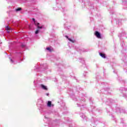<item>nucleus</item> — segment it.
<instances>
[{
    "label": "nucleus",
    "instance_id": "f257e3e1",
    "mask_svg": "<svg viewBox=\"0 0 127 127\" xmlns=\"http://www.w3.org/2000/svg\"><path fill=\"white\" fill-rule=\"evenodd\" d=\"M95 35L97 38H99V39H101V38H102V37L101 36V33L97 31L95 32Z\"/></svg>",
    "mask_w": 127,
    "mask_h": 127
},
{
    "label": "nucleus",
    "instance_id": "f03ea898",
    "mask_svg": "<svg viewBox=\"0 0 127 127\" xmlns=\"http://www.w3.org/2000/svg\"><path fill=\"white\" fill-rule=\"evenodd\" d=\"M5 30H6L7 32L8 33H9V32H10V31H11V28H10V27L7 26V27H6L5 28Z\"/></svg>",
    "mask_w": 127,
    "mask_h": 127
},
{
    "label": "nucleus",
    "instance_id": "7ed1b4c3",
    "mask_svg": "<svg viewBox=\"0 0 127 127\" xmlns=\"http://www.w3.org/2000/svg\"><path fill=\"white\" fill-rule=\"evenodd\" d=\"M65 37L66 38H67V39H68V40H69V41H70V42H71L72 43H75V40H72L70 38H69V37H68V36H65Z\"/></svg>",
    "mask_w": 127,
    "mask_h": 127
},
{
    "label": "nucleus",
    "instance_id": "20e7f679",
    "mask_svg": "<svg viewBox=\"0 0 127 127\" xmlns=\"http://www.w3.org/2000/svg\"><path fill=\"white\" fill-rule=\"evenodd\" d=\"M46 50H48V51H50V52H53L54 51V49L53 48H50L49 47H48L46 48Z\"/></svg>",
    "mask_w": 127,
    "mask_h": 127
},
{
    "label": "nucleus",
    "instance_id": "39448f33",
    "mask_svg": "<svg viewBox=\"0 0 127 127\" xmlns=\"http://www.w3.org/2000/svg\"><path fill=\"white\" fill-rule=\"evenodd\" d=\"M41 87L42 88V89H43L44 90H45V91H47V90H48V89L47 88V87H46V86H45L43 84H41Z\"/></svg>",
    "mask_w": 127,
    "mask_h": 127
},
{
    "label": "nucleus",
    "instance_id": "423d86ee",
    "mask_svg": "<svg viewBox=\"0 0 127 127\" xmlns=\"http://www.w3.org/2000/svg\"><path fill=\"white\" fill-rule=\"evenodd\" d=\"M99 55L102 57V58L106 59V55L105 54H103L102 53H99Z\"/></svg>",
    "mask_w": 127,
    "mask_h": 127
},
{
    "label": "nucleus",
    "instance_id": "0eeeda50",
    "mask_svg": "<svg viewBox=\"0 0 127 127\" xmlns=\"http://www.w3.org/2000/svg\"><path fill=\"white\" fill-rule=\"evenodd\" d=\"M51 104H52L51 101H48L47 104L48 107H51Z\"/></svg>",
    "mask_w": 127,
    "mask_h": 127
},
{
    "label": "nucleus",
    "instance_id": "6e6552de",
    "mask_svg": "<svg viewBox=\"0 0 127 127\" xmlns=\"http://www.w3.org/2000/svg\"><path fill=\"white\" fill-rule=\"evenodd\" d=\"M21 9H22L21 8L19 7L18 8L15 9V11H20V10H21Z\"/></svg>",
    "mask_w": 127,
    "mask_h": 127
},
{
    "label": "nucleus",
    "instance_id": "1a4fd4ad",
    "mask_svg": "<svg viewBox=\"0 0 127 127\" xmlns=\"http://www.w3.org/2000/svg\"><path fill=\"white\" fill-rule=\"evenodd\" d=\"M34 24L35 25L37 26V27H38V26H39V23H36L35 22H34Z\"/></svg>",
    "mask_w": 127,
    "mask_h": 127
},
{
    "label": "nucleus",
    "instance_id": "9d476101",
    "mask_svg": "<svg viewBox=\"0 0 127 127\" xmlns=\"http://www.w3.org/2000/svg\"><path fill=\"white\" fill-rule=\"evenodd\" d=\"M39 33V30H37L35 31V34H38Z\"/></svg>",
    "mask_w": 127,
    "mask_h": 127
},
{
    "label": "nucleus",
    "instance_id": "9b49d317",
    "mask_svg": "<svg viewBox=\"0 0 127 127\" xmlns=\"http://www.w3.org/2000/svg\"><path fill=\"white\" fill-rule=\"evenodd\" d=\"M41 28H42V26H38V27H37L38 29H41Z\"/></svg>",
    "mask_w": 127,
    "mask_h": 127
},
{
    "label": "nucleus",
    "instance_id": "f8f14e48",
    "mask_svg": "<svg viewBox=\"0 0 127 127\" xmlns=\"http://www.w3.org/2000/svg\"><path fill=\"white\" fill-rule=\"evenodd\" d=\"M32 20L34 22H35V19H34V18H32Z\"/></svg>",
    "mask_w": 127,
    "mask_h": 127
},
{
    "label": "nucleus",
    "instance_id": "ddd939ff",
    "mask_svg": "<svg viewBox=\"0 0 127 127\" xmlns=\"http://www.w3.org/2000/svg\"><path fill=\"white\" fill-rule=\"evenodd\" d=\"M21 46H22V47H24L25 46V45L22 44V45H21Z\"/></svg>",
    "mask_w": 127,
    "mask_h": 127
},
{
    "label": "nucleus",
    "instance_id": "4468645a",
    "mask_svg": "<svg viewBox=\"0 0 127 127\" xmlns=\"http://www.w3.org/2000/svg\"><path fill=\"white\" fill-rule=\"evenodd\" d=\"M11 60V62H12V60Z\"/></svg>",
    "mask_w": 127,
    "mask_h": 127
},
{
    "label": "nucleus",
    "instance_id": "2eb2a0df",
    "mask_svg": "<svg viewBox=\"0 0 127 127\" xmlns=\"http://www.w3.org/2000/svg\"><path fill=\"white\" fill-rule=\"evenodd\" d=\"M47 96H48V94H47Z\"/></svg>",
    "mask_w": 127,
    "mask_h": 127
}]
</instances>
